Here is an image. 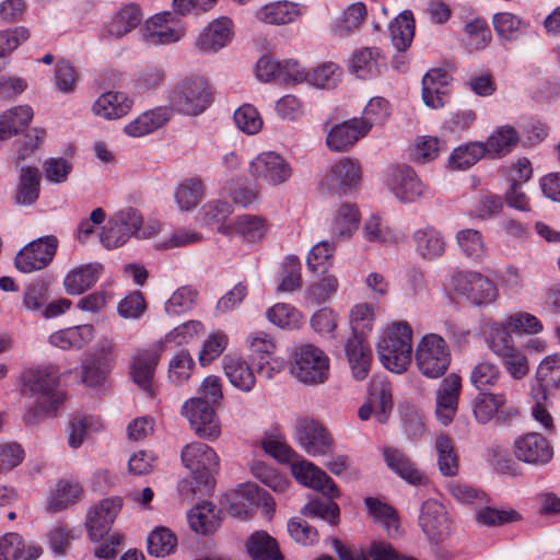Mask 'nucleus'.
Returning <instances> with one entry per match:
<instances>
[{
	"label": "nucleus",
	"mask_w": 560,
	"mask_h": 560,
	"mask_svg": "<svg viewBox=\"0 0 560 560\" xmlns=\"http://www.w3.org/2000/svg\"><path fill=\"white\" fill-rule=\"evenodd\" d=\"M185 35V27L177 18V14L163 11L148 19L142 28L144 42L151 45H168L182 39Z\"/></svg>",
	"instance_id": "obj_12"
},
{
	"label": "nucleus",
	"mask_w": 560,
	"mask_h": 560,
	"mask_svg": "<svg viewBox=\"0 0 560 560\" xmlns=\"http://www.w3.org/2000/svg\"><path fill=\"white\" fill-rule=\"evenodd\" d=\"M246 342L252 364H256L257 361L268 359L275 354L276 343L272 337L265 331L249 334Z\"/></svg>",
	"instance_id": "obj_55"
},
{
	"label": "nucleus",
	"mask_w": 560,
	"mask_h": 560,
	"mask_svg": "<svg viewBox=\"0 0 560 560\" xmlns=\"http://www.w3.org/2000/svg\"><path fill=\"white\" fill-rule=\"evenodd\" d=\"M21 394L34 398V406L24 415V422L32 425L40 417L54 416L62 405L65 395L57 389L59 370L54 365L28 369L22 375Z\"/></svg>",
	"instance_id": "obj_1"
},
{
	"label": "nucleus",
	"mask_w": 560,
	"mask_h": 560,
	"mask_svg": "<svg viewBox=\"0 0 560 560\" xmlns=\"http://www.w3.org/2000/svg\"><path fill=\"white\" fill-rule=\"evenodd\" d=\"M58 240L54 235L39 237L25 245L15 257V267L24 273L42 270L54 259Z\"/></svg>",
	"instance_id": "obj_13"
},
{
	"label": "nucleus",
	"mask_w": 560,
	"mask_h": 560,
	"mask_svg": "<svg viewBox=\"0 0 560 560\" xmlns=\"http://www.w3.org/2000/svg\"><path fill=\"white\" fill-rule=\"evenodd\" d=\"M268 320L281 328L294 329L301 325V313L287 303H278L270 307L266 314Z\"/></svg>",
	"instance_id": "obj_58"
},
{
	"label": "nucleus",
	"mask_w": 560,
	"mask_h": 560,
	"mask_svg": "<svg viewBox=\"0 0 560 560\" xmlns=\"http://www.w3.org/2000/svg\"><path fill=\"white\" fill-rule=\"evenodd\" d=\"M205 326L198 320H188L175 327L172 331L165 335L163 341V349L168 342H174L176 346H182L191 342L205 332Z\"/></svg>",
	"instance_id": "obj_61"
},
{
	"label": "nucleus",
	"mask_w": 560,
	"mask_h": 560,
	"mask_svg": "<svg viewBox=\"0 0 560 560\" xmlns=\"http://www.w3.org/2000/svg\"><path fill=\"white\" fill-rule=\"evenodd\" d=\"M292 474L303 486L312 488L330 499L328 501L318 499L310 501L302 509V514L307 517H319L331 525H336L339 520L340 510L338 504L331 500L339 498L340 491L334 480L324 470L307 460L294 464L292 466Z\"/></svg>",
	"instance_id": "obj_2"
},
{
	"label": "nucleus",
	"mask_w": 560,
	"mask_h": 560,
	"mask_svg": "<svg viewBox=\"0 0 560 560\" xmlns=\"http://www.w3.org/2000/svg\"><path fill=\"white\" fill-rule=\"evenodd\" d=\"M219 233L228 236L240 235L245 242L261 241L268 231L267 221L258 215L243 214L236 217L232 223L217 226Z\"/></svg>",
	"instance_id": "obj_22"
},
{
	"label": "nucleus",
	"mask_w": 560,
	"mask_h": 560,
	"mask_svg": "<svg viewBox=\"0 0 560 560\" xmlns=\"http://www.w3.org/2000/svg\"><path fill=\"white\" fill-rule=\"evenodd\" d=\"M291 373L305 385H318L328 380L329 359L313 345H303L292 354Z\"/></svg>",
	"instance_id": "obj_7"
},
{
	"label": "nucleus",
	"mask_w": 560,
	"mask_h": 560,
	"mask_svg": "<svg viewBox=\"0 0 560 560\" xmlns=\"http://www.w3.org/2000/svg\"><path fill=\"white\" fill-rule=\"evenodd\" d=\"M383 455L387 467L409 483L421 486L428 482L427 476L415 466L401 450L387 446L384 448Z\"/></svg>",
	"instance_id": "obj_25"
},
{
	"label": "nucleus",
	"mask_w": 560,
	"mask_h": 560,
	"mask_svg": "<svg viewBox=\"0 0 560 560\" xmlns=\"http://www.w3.org/2000/svg\"><path fill=\"white\" fill-rule=\"evenodd\" d=\"M536 380L538 385L532 392L548 400L549 390L560 388V354L548 355L539 363Z\"/></svg>",
	"instance_id": "obj_31"
},
{
	"label": "nucleus",
	"mask_w": 560,
	"mask_h": 560,
	"mask_svg": "<svg viewBox=\"0 0 560 560\" xmlns=\"http://www.w3.org/2000/svg\"><path fill=\"white\" fill-rule=\"evenodd\" d=\"M33 118V109L21 105L0 115V141L8 140L23 130Z\"/></svg>",
	"instance_id": "obj_39"
},
{
	"label": "nucleus",
	"mask_w": 560,
	"mask_h": 560,
	"mask_svg": "<svg viewBox=\"0 0 560 560\" xmlns=\"http://www.w3.org/2000/svg\"><path fill=\"white\" fill-rule=\"evenodd\" d=\"M510 328L506 323H489L487 324V342L491 351L497 357H502L508 351H512L514 347L513 339L509 334Z\"/></svg>",
	"instance_id": "obj_54"
},
{
	"label": "nucleus",
	"mask_w": 560,
	"mask_h": 560,
	"mask_svg": "<svg viewBox=\"0 0 560 560\" xmlns=\"http://www.w3.org/2000/svg\"><path fill=\"white\" fill-rule=\"evenodd\" d=\"M209 497L198 498L200 501L186 512L189 529L197 536L206 537L210 534V502Z\"/></svg>",
	"instance_id": "obj_50"
},
{
	"label": "nucleus",
	"mask_w": 560,
	"mask_h": 560,
	"mask_svg": "<svg viewBox=\"0 0 560 560\" xmlns=\"http://www.w3.org/2000/svg\"><path fill=\"white\" fill-rule=\"evenodd\" d=\"M513 452L515 457L526 464L545 465L553 456V450L549 441L540 433L530 432L514 441Z\"/></svg>",
	"instance_id": "obj_20"
},
{
	"label": "nucleus",
	"mask_w": 560,
	"mask_h": 560,
	"mask_svg": "<svg viewBox=\"0 0 560 560\" xmlns=\"http://www.w3.org/2000/svg\"><path fill=\"white\" fill-rule=\"evenodd\" d=\"M94 338L92 325H80L58 330L49 336V342L62 350L84 348Z\"/></svg>",
	"instance_id": "obj_30"
},
{
	"label": "nucleus",
	"mask_w": 560,
	"mask_h": 560,
	"mask_svg": "<svg viewBox=\"0 0 560 560\" xmlns=\"http://www.w3.org/2000/svg\"><path fill=\"white\" fill-rule=\"evenodd\" d=\"M451 81L450 74L443 69H431L422 79V98L427 106L441 108Z\"/></svg>",
	"instance_id": "obj_26"
},
{
	"label": "nucleus",
	"mask_w": 560,
	"mask_h": 560,
	"mask_svg": "<svg viewBox=\"0 0 560 560\" xmlns=\"http://www.w3.org/2000/svg\"><path fill=\"white\" fill-rule=\"evenodd\" d=\"M392 191L402 202H415L424 192V186L415 171L408 166L397 167L392 175Z\"/></svg>",
	"instance_id": "obj_24"
},
{
	"label": "nucleus",
	"mask_w": 560,
	"mask_h": 560,
	"mask_svg": "<svg viewBox=\"0 0 560 560\" xmlns=\"http://www.w3.org/2000/svg\"><path fill=\"white\" fill-rule=\"evenodd\" d=\"M177 548L176 535L165 526L155 527L147 538L149 555L163 558L174 553Z\"/></svg>",
	"instance_id": "obj_47"
},
{
	"label": "nucleus",
	"mask_w": 560,
	"mask_h": 560,
	"mask_svg": "<svg viewBox=\"0 0 560 560\" xmlns=\"http://www.w3.org/2000/svg\"><path fill=\"white\" fill-rule=\"evenodd\" d=\"M121 508L122 500L116 497L104 499L89 510L85 527L93 541L101 540L109 532Z\"/></svg>",
	"instance_id": "obj_18"
},
{
	"label": "nucleus",
	"mask_w": 560,
	"mask_h": 560,
	"mask_svg": "<svg viewBox=\"0 0 560 560\" xmlns=\"http://www.w3.org/2000/svg\"><path fill=\"white\" fill-rule=\"evenodd\" d=\"M163 350V341H159L150 348L139 351L133 357L130 366V374L133 382L138 384L150 397H154L155 395L152 387V381Z\"/></svg>",
	"instance_id": "obj_19"
},
{
	"label": "nucleus",
	"mask_w": 560,
	"mask_h": 560,
	"mask_svg": "<svg viewBox=\"0 0 560 560\" xmlns=\"http://www.w3.org/2000/svg\"><path fill=\"white\" fill-rule=\"evenodd\" d=\"M361 180V167L352 159L345 158L336 163L320 182L323 191L347 195L358 187Z\"/></svg>",
	"instance_id": "obj_17"
},
{
	"label": "nucleus",
	"mask_w": 560,
	"mask_h": 560,
	"mask_svg": "<svg viewBox=\"0 0 560 560\" xmlns=\"http://www.w3.org/2000/svg\"><path fill=\"white\" fill-rule=\"evenodd\" d=\"M389 113V103L385 98L372 97L363 110L362 118H357V121L368 133L373 126L383 125Z\"/></svg>",
	"instance_id": "obj_51"
},
{
	"label": "nucleus",
	"mask_w": 560,
	"mask_h": 560,
	"mask_svg": "<svg viewBox=\"0 0 560 560\" xmlns=\"http://www.w3.org/2000/svg\"><path fill=\"white\" fill-rule=\"evenodd\" d=\"M498 366L489 361L479 362L470 372V383L480 392L495 386L500 380Z\"/></svg>",
	"instance_id": "obj_60"
},
{
	"label": "nucleus",
	"mask_w": 560,
	"mask_h": 560,
	"mask_svg": "<svg viewBox=\"0 0 560 560\" xmlns=\"http://www.w3.org/2000/svg\"><path fill=\"white\" fill-rule=\"evenodd\" d=\"M143 14L141 9L136 4H127L120 9L115 18L107 25V34L112 37H122L133 28H136L142 21Z\"/></svg>",
	"instance_id": "obj_41"
},
{
	"label": "nucleus",
	"mask_w": 560,
	"mask_h": 560,
	"mask_svg": "<svg viewBox=\"0 0 560 560\" xmlns=\"http://www.w3.org/2000/svg\"><path fill=\"white\" fill-rule=\"evenodd\" d=\"M340 79L339 67L334 62H325L308 72L307 82L316 88L332 89Z\"/></svg>",
	"instance_id": "obj_64"
},
{
	"label": "nucleus",
	"mask_w": 560,
	"mask_h": 560,
	"mask_svg": "<svg viewBox=\"0 0 560 560\" xmlns=\"http://www.w3.org/2000/svg\"><path fill=\"white\" fill-rule=\"evenodd\" d=\"M248 485L242 486L238 490L225 493L221 501V509L228 510L229 513L237 518L247 520L250 516L245 499H252L248 494Z\"/></svg>",
	"instance_id": "obj_56"
},
{
	"label": "nucleus",
	"mask_w": 560,
	"mask_h": 560,
	"mask_svg": "<svg viewBox=\"0 0 560 560\" xmlns=\"http://www.w3.org/2000/svg\"><path fill=\"white\" fill-rule=\"evenodd\" d=\"M40 176L35 167L21 170L20 180L15 191V202L20 206L33 205L39 196Z\"/></svg>",
	"instance_id": "obj_42"
},
{
	"label": "nucleus",
	"mask_w": 560,
	"mask_h": 560,
	"mask_svg": "<svg viewBox=\"0 0 560 560\" xmlns=\"http://www.w3.org/2000/svg\"><path fill=\"white\" fill-rule=\"evenodd\" d=\"M416 364L429 378H439L445 374L451 362V354L445 340L436 334L422 337L416 348Z\"/></svg>",
	"instance_id": "obj_9"
},
{
	"label": "nucleus",
	"mask_w": 560,
	"mask_h": 560,
	"mask_svg": "<svg viewBox=\"0 0 560 560\" xmlns=\"http://www.w3.org/2000/svg\"><path fill=\"white\" fill-rule=\"evenodd\" d=\"M378 359L394 373H402L411 362L412 329L406 322L393 324L377 342Z\"/></svg>",
	"instance_id": "obj_4"
},
{
	"label": "nucleus",
	"mask_w": 560,
	"mask_h": 560,
	"mask_svg": "<svg viewBox=\"0 0 560 560\" xmlns=\"http://www.w3.org/2000/svg\"><path fill=\"white\" fill-rule=\"evenodd\" d=\"M392 43L398 51H405L415 36V19L411 11H402L389 24Z\"/></svg>",
	"instance_id": "obj_43"
},
{
	"label": "nucleus",
	"mask_w": 560,
	"mask_h": 560,
	"mask_svg": "<svg viewBox=\"0 0 560 560\" xmlns=\"http://www.w3.org/2000/svg\"><path fill=\"white\" fill-rule=\"evenodd\" d=\"M235 37L233 21L228 16L212 20V52L228 47Z\"/></svg>",
	"instance_id": "obj_63"
},
{
	"label": "nucleus",
	"mask_w": 560,
	"mask_h": 560,
	"mask_svg": "<svg viewBox=\"0 0 560 560\" xmlns=\"http://www.w3.org/2000/svg\"><path fill=\"white\" fill-rule=\"evenodd\" d=\"M132 101L121 92H106L102 94L93 105L95 115L106 119H117L129 113Z\"/></svg>",
	"instance_id": "obj_34"
},
{
	"label": "nucleus",
	"mask_w": 560,
	"mask_h": 560,
	"mask_svg": "<svg viewBox=\"0 0 560 560\" xmlns=\"http://www.w3.org/2000/svg\"><path fill=\"white\" fill-rule=\"evenodd\" d=\"M210 377H205L198 388V395L184 401L180 415L188 421L189 428L199 438H206L210 429Z\"/></svg>",
	"instance_id": "obj_14"
},
{
	"label": "nucleus",
	"mask_w": 560,
	"mask_h": 560,
	"mask_svg": "<svg viewBox=\"0 0 560 560\" xmlns=\"http://www.w3.org/2000/svg\"><path fill=\"white\" fill-rule=\"evenodd\" d=\"M300 15L296 3L290 1L271 2L256 12V18L266 24L284 25L292 23Z\"/></svg>",
	"instance_id": "obj_38"
},
{
	"label": "nucleus",
	"mask_w": 560,
	"mask_h": 560,
	"mask_svg": "<svg viewBox=\"0 0 560 560\" xmlns=\"http://www.w3.org/2000/svg\"><path fill=\"white\" fill-rule=\"evenodd\" d=\"M460 387V377L458 375L451 374L443 380L438 389L435 415L443 425H447L454 419L457 410Z\"/></svg>",
	"instance_id": "obj_21"
},
{
	"label": "nucleus",
	"mask_w": 560,
	"mask_h": 560,
	"mask_svg": "<svg viewBox=\"0 0 560 560\" xmlns=\"http://www.w3.org/2000/svg\"><path fill=\"white\" fill-rule=\"evenodd\" d=\"M172 113L187 116L202 114L210 103V88L205 77L191 75L177 83L168 95Z\"/></svg>",
	"instance_id": "obj_6"
},
{
	"label": "nucleus",
	"mask_w": 560,
	"mask_h": 560,
	"mask_svg": "<svg viewBox=\"0 0 560 560\" xmlns=\"http://www.w3.org/2000/svg\"><path fill=\"white\" fill-rule=\"evenodd\" d=\"M366 132L360 127L357 118L335 125L326 137L327 147L335 152L349 150Z\"/></svg>",
	"instance_id": "obj_28"
},
{
	"label": "nucleus",
	"mask_w": 560,
	"mask_h": 560,
	"mask_svg": "<svg viewBox=\"0 0 560 560\" xmlns=\"http://www.w3.org/2000/svg\"><path fill=\"white\" fill-rule=\"evenodd\" d=\"M368 402L375 411V420L384 424L393 410L390 385L383 380H373L370 384Z\"/></svg>",
	"instance_id": "obj_36"
},
{
	"label": "nucleus",
	"mask_w": 560,
	"mask_h": 560,
	"mask_svg": "<svg viewBox=\"0 0 560 560\" xmlns=\"http://www.w3.org/2000/svg\"><path fill=\"white\" fill-rule=\"evenodd\" d=\"M245 546L252 560H284L277 540L265 530L253 533Z\"/></svg>",
	"instance_id": "obj_35"
},
{
	"label": "nucleus",
	"mask_w": 560,
	"mask_h": 560,
	"mask_svg": "<svg viewBox=\"0 0 560 560\" xmlns=\"http://www.w3.org/2000/svg\"><path fill=\"white\" fill-rule=\"evenodd\" d=\"M377 57L376 48H362L354 52L350 68L359 79H366L377 72Z\"/></svg>",
	"instance_id": "obj_59"
},
{
	"label": "nucleus",
	"mask_w": 560,
	"mask_h": 560,
	"mask_svg": "<svg viewBox=\"0 0 560 560\" xmlns=\"http://www.w3.org/2000/svg\"><path fill=\"white\" fill-rule=\"evenodd\" d=\"M103 266L98 262L81 265L71 269L63 279L68 294L79 295L91 289L98 280Z\"/></svg>",
	"instance_id": "obj_27"
},
{
	"label": "nucleus",
	"mask_w": 560,
	"mask_h": 560,
	"mask_svg": "<svg viewBox=\"0 0 560 560\" xmlns=\"http://www.w3.org/2000/svg\"><path fill=\"white\" fill-rule=\"evenodd\" d=\"M295 438L299 445L311 456L327 455L332 450V438L329 432L314 419H298Z\"/></svg>",
	"instance_id": "obj_15"
},
{
	"label": "nucleus",
	"mask_w": 560,
	"mask_h": 560,
	"mask_svg": "<svg viewBox=\"0 0 560 560\" xmlns=\"http://www.w3.org/2000/svg\"><path fill=\"white\" fill-rule=\"evenodd\" d=\"M182 460L192 475V480L178 482V492L185 500L210 497L209 446L201 442L187 445L182 451Z\"/></svg>",
	"instance_id": "obj_5"
},
{
	"label": "nucleus",
	"mask_w": 560,
	"mask_h": 560,
	"mask_svg": "<svg viewBox=\"0 0 560 560\" xmlns=\"http://www.w3.org/2000/svg\"><path fill=\"white\" fill-rule=\"evenodd\" d=\"M460 252L474 261H481L487 256V246L480 231L476 229H463L455 235Z\"/></svg>",
	"instance_id": "obj_44"
},
{
	"label": "nucleus",
	"mask_w": 560,
	"mask_h": 560,
	"mask_svg": "<svg viewBox=\"0 0 560 560\" xmlns=\"http://www.w3.org/2000/svg\"><path fill=\"white\" fill-rule=\"evenodd\" d=\"M172 117V109L160 106L147 110L125 127V132L131 137H142L163 127Z\"/></svg>",
	"instance_id": "obj_29"
},
{
	"label": "nucleus",
	"mask_w": 560,
	"mask_h": 560,
	"mask_svg": "<svg viewBox=\"0 0 560 560\" xmlns=\"http://www.w3.org/2000/svg\"><path fill=\"white\" fill-rule=\"evenodd\" d=\"M249 173L256 180L277 186L291 177L292 170L281 155L275 152H264L250 162Z\"/></svg>",
	"instance_id": "obj_16"
},
{
	"label": "nucleus",
	"mask_w": 560,
	"mask_h": 560,
	"mask_svg": "<svg viewBox=\"0 0 560 560\" xmlns=\"http://www.w3.org/2000/svg\"><path fill=\"white\" fill-rule=\"evenodd\" d=\"M476 520L486 526H502L520 521L521 515L513 509L499 510L486 506L476 513Z\"/></svg>",
	"instance_id": "obj_62"
},
{
	"label": "nucleus",
	"mask_w": 560,
	"mask_h": 560,
	"mask_svg": "<svg viewBox=\"0 0 560 560\" xmlns=\"http://www.w3.org/2000/svg\"><path fill=\"white\" fill-rule=\"evenodd\" d=\"M226 377L236 388L249 392L255 386V376L247 362L235 354H226L223 359Z\"/></svg>",
	"instance_id": "obj_37"
},
{
	"label": "nucleus",
	"mask_w": 560,
	"mask_h": 560,
	"mask_svg": "<svg viewBox=\"0 0 560 560\" xmlns=\"http://www.w3.org/2000/svg\"><path fill=\"white\" fill-rule=\"evenodd\" d=\"M487 149L483 142H471L466 145H460L454 149L450 156L448 163L453 170H465L476 162H478L483 155H486Z\"/></svg>",
	"instance_id": "obj_52"
},
{
	"label": "nucleus",
	"mask_w": 560,
	"mask_h": 560,
	"mask_svg": "<svg viewBox=\"0 0 560 560\" xmlns=\"http://www.w3.org/2000/svg\"><path fill=\"white\" fill-rule=\"evenodd\" d=\"M448 294L472 306H487L497 301L495 283L485 275L472 270H455L447 281Z\"/></svg>",
	"instance_id": "obj_3"
},
{
	"label": "nucleus",
	"mask_w": 560,
	"mask_h": 560,
	"mask_svg": "<svg viewBox=\"0 0 560 560\" xmlns=\"http://www.w3.org/2000/svg\"><path fill=\"white\" fill-rule=\"evenodd\" d=\"M435 450L441 474L447 477L456 476L458 474L459 464L453 440L446 434H439L435 438Z\"/></svg>",
	"instance_id": "obj_45"
},
{
	"label": "nucleus",
	"mask_w": 560,
	"mask_h": 560,
	"mask_svg": "<svg viewBox=\"0 0 560 560\" xmlns=\"http://www.w3.org/2000/svg\"><path fill=\"white\" fill-rule=\"evenodd\" d=\"M417 253L424 259L434 260L445 253V240L440 231L432 226L419 229L413 234Z\"/></svg>",
	"instance_id": "obj_33"
},
{
	"label": "nucleus",
	"mask_w": 560,
	"mask_h": 560,
	"mask_svg": "<svg viewBox=\"0 0 560 560\" xmlns=\"http://www.w3.org/2000/svg\"><path fill=\"white\" fill-rule=\"evenodd\" d=\"M103 427L100 418L89 415H75L71 418L68 425V445L77 450L89 438L91 432H96Z\"/></svg>",
	"instance_id": "obj_40"
},
{
	"label": "nucleus",
	"mask_w": 560,
	"mask_h": 560,
	"mask_svg": "<svg viewBox=\"0 0 560 560\" xmlns=\"http://www.w3.org/2000/svg\"><path fill=\"white\" fill-rule=\"evenodd\" d=\"M195 361L187 351L174 354L168 363V381L175 386L185 384L191 376Z\"/></svg>",
	"instance_id": "obj_53"
},
{
	"label": "nucleus",
	"mask_w": 560,
	"mask_h": 560,
	"mask_svg": "<svg viewBox=\"0 0 560 560\" xmlns=\"http://www.w3.org/2000/svg\"><path fill=\"white\" fill-rule=\"evenodd\" d=\"M345 353L353 377L357 381L365 380L370 372L372 352L369 345L358 332L348 338L345 345Z\"/></svg>",
	"instance_id": "obj_23"
},
{
	"label": "nucleus",
	"mask_w": 560,
	"mask_h": 560,
	"mask_svg": "<svg viewBox=\"0 0 560 560\" xmlns=\"http://www.w3.org/2000/svg\"><path fill=\"white\" fill-rule=\"evenodd\" d=\"M418 525L431 544L444 541L452 533V521L446 508L434 499L421 504Z\"/></svg>",
	"instance_id": "obj_11"
},
{
	"label": "nucleus",
	"mask_w": 560,
	"mask_h": 560,
	"mask_svg": "<svg viewBox=\"0 0 560 560\" xmlns=\"http://www.w3.org/2000/svg\"><path fill=\"white\" fill-rule=\"evenodd\" d=\"M203 195V188L199 180L188 179L178 185L174 197L182 211H189L197 207Z\"/></svg>",
	"instance_id": "obj_57"
},
{
	"label": "nucleus",
	"mask_w": 560,
	"mask_h": 560,
	"mask_svg": "<svg viewBox=\"0 0 560 560\" xmlns=\"http://www.w3.org/2000/svg\"><path fill=\"white\" fill-rule=\"evenodd\" d=\"M143 218L135 208H125L117 211L108 221L101 234V243L108 249L126 244L131 236L148 238L153 232L141 230Z\"/></svg>",
	"instance_id": "obj_8"
},
{
	"label": "nucleus",
	"mask_w": 560,
	"mask_h": 560,
	"mask_svg": "<svg viewBox=\"0 0 560 560\" xmlns=\"http://www.w3.org/2000/svg\"><path fill=\"white\" fill-rule=\"evenodd\" d=\"M82 491L81 485L77 481H59L48 499L49 510L58 512L70 508L80 500Z\"/></svg>",
	"instance_id": "obj_46"
},
{
	"label": "nucleus",
	"mask_w": 560,
	"mask_h": 560,
	"mask_svg": "<svg viewBox=\"0 0 560 560\" xmlns=\"http://www.w3.org/2000/svg\"><path fill=\"white\" fill-rule=\"evenodd\" d=\"M43 549L34 544L25 546L23 538L16 533H8L0 538V560H35Z\"/></svg>",
	"instance_id": "obj_32"
},
{
	"label": "nucleus",
	"mask_w": 560,
	"mask_h": 560,
	"mask_svg": "<svg viewBox=\"0 0 560 560\" xmlns=\"http://www.w3.org/2000/svg\"><path fill=\"white\" fill-rule=\"evenodd\" d=\"M471 408L476 421L480 424L493 421L495 425H508L520 416L516 407L508 406L504 393L480 392L474 398Z\"/></svg>",
	"instance_id": "obj_10"
},
{
	"label": "nucleus",
	"mask_w": 560,
	"mask_h": 560,
	"mask_svg": "<svg viewBox=\"0 0 560 560\" xmlns=\"http://www.w3.org/2000/svg\"><path fill=\"white\" fill-rule=\"evenodd\" d=\"M517 132L513 127H500L483 143L485 148L487 149L486 154H489L491 156L504 155L511 152V150L517 143Z\"/></svg>",
	"instance_id": "obj_49"
},
{
	"label": "nucleus",
	"mask_w": 560,
	"mask_h": 560,
	"mask_svg": "<svg viewBox=\"0 0 560 560\" xmlns=\"http://www.w3.org/2000/svg\"><path fill=\"white\" fill-rule=\"evenodd\" d=\"M360 214L355 206L345 203L336 212L331 233L337 240L349 237L358 229Z\"/></svg>",
	"instance_id": "obj_48"
}]
</instances>
